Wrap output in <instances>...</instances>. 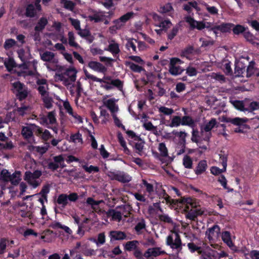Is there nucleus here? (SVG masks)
I'll use <instances>...</instances> for the list:
<instances>
[{
	"label": "nucleus",
	"mask_w": 259,
	"mask_h": 259,
	"mask_svg": "<svg viewBox=\"0 0 259 259\" xmlns=\"http://www.w3.org/2000/svg\"><path fill=\"white\" fill-rule=\"evenodd\" d=\"M16 44V41L14 39H7L5 40L4 45V48L5 50H8L14 47Z\"/></svg>",
	"instance_id": "bf43d9fd"
},
{
	"label": "nucleus",
	"mask_w": 259,
	"mask_h": 259,
	"mask_svg": "<svg viewBox=\"0 0 259 259\" xmlns=\"http://www.w3.org/2000/svg\"><path fill=\"white\" fill-rule=\"evenodd\" d=\"M185 20L190 25V27L191 30L195 28L196 22H197V21L193 17L190 16H186L185 17Z\"/></svg>",
	"instance_id": "680f3d73"
},
{
	"label": "nucleus",
	"mask_w": 259,
	"mask_h": 259,
	"mask_svg": "<svg viewBox=\"0 0 259 259\" xmlns=\"http://www.w3.org/2000/svg\"><path fill=\"white\" fill-rule=\"evenodd\" d=\"M37 125L35 124H30L28 126H23L21 130V135L23 138L29 142V140L34 138L33 132L36 135V127Z\"/></svg>",
	"instance_id": "6e6552de"
},
{
	"label": "nucleus",
	"mask_w": 259,
	"mask_h": 259,
	"mask_svg": "<svg viewBox=\"0 0 259 259\" xmlns=\"http://www.w3.org/2000/svg\"><path fill=\"white\" fill-rule=\"evenodd\" d=\"M220 231V228L218 225H215L212 227L209 228L206 231V235L207 236L209 240L212 239V236H214L215 233L218 235Z\"/></svg>",
	"instance_id": "5701e85b"
},
{
	"label": "nucleus",
	"mask_w": 259,
	"mask_h": 259,
	"mask_svg": "<svg viewBox=\"0 0 259 259\" xmlns=\"http://www.w3.org/2000/svg\"><path fill=\"white\" fill-rule=\"evenodd\" d=\"M70 139L74 143H83L82 135L79 132L74 134H72L70 137Z\"/></svg>",
	"instance_id": "c03bdc74"
},
{
	"label": "nucleus",
	"mask_w": 259,
	"mask_h": 259,
	"mask_svg": "<svg viewBox=\"0 0 259 259\" xmlns=\"http://www.w3.org/2000/svg\"><path fill=\"white\" fill-rule=\"evenodd\" d=\"M183 164L184 166L186 168H192L193 165V160L191 157L188 155H185L183 159Z\"/></svg>",
	"instance_id": "ea45409f"
},
{
	"label": "nucleus",
	"mask_w": 259,
	"mask_h": 259,
	"mask_svg": "<svg viewBox=\"0 0 259 259\" xmlns=\"http://www.w3.org/2000/svg\"><path fill=\"white\" fill-rule=\"evenodd\" d=\"M12 87L15 90L14 93H18L19 92L22 91L27 88L25 85L19 81H15L12 83Z\"/></svg>",
	"instance_id": "c9c22d12"
},
{
	"label": "nucleus",
	"mask_w": 259,
	"mask_h": 259,
	"mask_svg": "<svg viewBox=\"0 0 259 259\" xmlns=\"http://www.w3.org/2000/svg\"><path fill=\"white\" fill-rule=\"evenodd\" d=\"M172 133L174 135L180 138V145H186V137L187 136V133H186L185 132L181 131L178 132L176 131H173Z\"/></svg>",
	"instance_id": "c756f323"
},
{
	"label": "nucleus",
	"mask_w": 259,
	"mask_h": 259,
	"mask_svg": "<svg viewBox=\"0 0 259 259\" xmlns=\"http://www.w3.org/2000/svg\"><path fill=\"white\" fill-rule=\"evenodd\" d=\"M105 106L110 110L111 114H115L118 110V107L115 104V100L114 98L109 99L107 100L105 103Z\"/></svg>",
	"instance_id": "aec40b11"
},
{
	"label": "nucleus",
	"mask_w": 259,
	"mask_h": 259,
	"mask_svg": "<svg viewBox=\"0 0 259 259\" xmlns=\"http://www.w3.org/2000/svg\"><path fill=\"white\" fill-rule=\"evenodd\" d=\"M158 150L160 153V155L162 157H167L168 156V150L164 143L159 144Z\"/></svg>",
	"instance_id": "4d7b16f0"
},
{
	"label": "nucleus",
	"mask_w": 259,
	"mask_h": 259,
	"mask_svg": "<svg viewBox=\"0 0 259 259\" xmlns=\"http://www.w3.org/2000/svg\"><path fill=\"white\" fill-rule=\"evenodd\" d=\"M174 10L171 4L169 3L166 4L160 8V12L162 13H166Z\"/></svg>",
	"instance_id": "e2e57ef3"
},
{
	"label": "nucleus",
	"mask_w": 259,
	"mask_h": 259,
	"mask_svg": "<svg viewBox=\"0 0 259 259\" xmlns=\"http://www.w3.org/2000/svg\"><path fill=\"white\" fill-rule=\"evenodd\" d=\"M85 77L93 81L105 83L106 84H101V87L106 90H110L113 87H116L118 90L122 91L123 86V82L119 79H112L110 76H104L103 78H99L90 74L87 70H84Z\"/></svg>",
	"instance_id": "f257e3e1"
},
{
	"label": "nucleus",
	"mask_w": 259,
	"mask_h": 259,
	"mask_svg": "<svg viewBox=\"0 0 259 259\" xmlns=\"http://www.w3.org/2000/svg\"><path fill=\"white\" fill-rule=\"evenodd\" d=\"M215 125H217V120L213 118L204 125L203 129L205 132H211V130L215 127Z\"/></svg>",
	"instance_id": "4c0bfd02"
},
{
	"label": "nucleus",
	"mask_w": 259,
	"mask_h": 259,
	"mask_svg": "<svg viewBox=\"0 0 259 259\" xmlns=\"http://www.w3.org/2000/svg\"><path fill=\"white\" fill-rule=\"evenodd\" d=\"M68 44L70 47H73L76 49L80 48L79 45L75 41V37L74 33L72 31H69L68 33Z\"/></svg>",
	"instance_id": "72a5a7b5"
},
{
	"label": "nucleus",
	"mask_w": 259,
	"mask_h": 259,
	"mask_svg": "<svg viewBox=\"0 0 259 259\" xmlns=\"http://www.w3.org/2000/svg\"><path fill=\"white\" fill-rule=\"evenodd\" d=\"M53 231L49 229L46 230L44 231V235H41L40 237L41 239L44 240V241L47 242H51L53 240L52 234Z\"/></svg>",
	"instance_id": "58836bf2"
},
{
	"label": "nucleus",
	"mask_w": 259,
	"mask_h": 259,
	"mask_svg": "<svg viewBox=\"0 0 259 259\" xmlns=\"http://www.w3.org/2000/svg\"><path fill=\"white\" fill-rule=\"evenodd\" d=\"M48 24V20L45 17H41L34 27L35 31H42Z\"/></svg>",
	"instance_id": "dca6fc26"
},
{
	"label": "nucleus",
	"mask_w": 259,
	"mask_h": 259,
	"mask_svg": "<svg viewBox=\"0 0 259 259\" xmlns=\"http://www.w3.org/2000/svg\"><path fill=\"white\" fill-rule=\"evenodd\" d=\"M234 24L233 23H223L221 25H215L214 29H218L222 33L230 32L232 29Z\"/></svg>",
	"instance_id": "2eb2a0df"
},
{
	"label": "nucleus",
	"mask_w": 259,
	"mask_h": 259,
	"mask_svg": "<svg viewBox=\"0 0 259 259\" xmlns=\"http://www.w3.org/2000/svg\"><path fill=\"white\" fill-rule=\"evenodd\" d=\"M50 227L54 229H62L68 235H71L72 233V230L67 226L61 224V223L58 222H54L50 225Z\"/></svg>",
	"instance_id": "a211bd4d"
},
{
	"label": "nucleus",
	"mask_w": 259,
	"mask_h": 259,
	"mask_svg": "<svg viewBox=\"0 0 259 259\" xmlns=\"http://www.w3.org/2000/svg\"><path fill=\"white\" fill-rule=\"evenodd\" d=\"M37 10L32 4H28L26 8L25 15L27 17L33 18L35 16Z\"/></svg>",
	"instance_id": "393cba45"
},
{
	"label": "nucleus",
	"mask_w": 259,
	"mask_h": 259,
	"mask_svg": "<svg viewBox=\"0 0 259 259\" xmlns=\"http://www.w3.org/2000/svg\"><path fill=\"white\" fill-rule=\"evenodd\" d=\"M139 242L138 240H134L126 242L123 244L124 249L125 251L130 252L134 251L139 247Z\"/></svg>",
	"instance_id": "f3484780"
},
{
	"label": "nucleus",
	"mask_w": 259,
	"mask_h": 259,
	"mask_svg": "<svg viewBox=\"0 0 259 259\" xmlns=\"http://www.w3.org/2000/svg\"><path fill=\"white\" fill-rule=\"evenodd\" d=\"M133 255L136 259H145L144 254L139 247L133 251Z\"/></svg>",
	"instance_id": "774afa93"
},
{
	"label": "nucleus",
	"mask_w": 259,
	"mask_h": 259,
	"mask_svg": "<svg viewBox=\"0 0 259 259\" xmlns=\"http://www.w3.org/2000/svg\"><path fill=\"white\" fill-rule=\"evenodd\" d=\"M9 248L8 238H1L0 239V255L4 254Z\"/></svg>",
	"instance_id": "c85d7f7f"
},
{
	"label": "nucleus",
	"mask_w": 259,
	"mask_h": 259,
	"mask_svg": "<svg viewBox=\"0 0 259 259\" xmlns=\"http://www.w3.org/2000/svg\"><path fill=\"white\" fill-rule=\"evenodd\" d=\"M125 65L128 66L130 69L136 73H141L142 71L146 72L145 69L142 66L135 64L132 62H126Z\"/></svg>",
	"instance_id": "bb28decb"
},
{
	"label": "nucleus",
	"mask_w": 259,
	"mask_h": 259,
	"mask_svg": "<svg viewBox=\"0 0 259 259\" xmlns=\"http://www.w3.org/2000/svg\"><path fill=\"white\" fill-rule=\"evenodd\" d=\"M172 23L171 21L167 19L160 22L159 23L158 26L159 27H161L163 31H166L168 30V29L170 27Z\"/></svg>",
	"instance_id": "603ef678"
},
{
	"label": "nucleus",
	"mask_w": 259,
	"mask_h": 259,
	"mask_svg": "<svg viewBox=\"0 0 259 259\" xmlns=\"http://www.w3.org/2000/svg\"><path fill=\"white\" fill-rule=\"evenodd\" d=\"M105 50L111 53L114 57L118 55L120 52L119 45L115 42L110 44L108 48L105 49Z\"/></svg>",
	"instance_id": "b1692460"
},
{
	"label": "nucleus",
	"mask_w": 259,
	"mask_h": 259,
	"mask_svg": "<svg viewBox=\"0 0 259 259\" xmlns=\"http://www.w3.org/2000/svg\"><path fill=\"white\" fill-rule=\"evenodd\" d=\"M57 203L65 207L68 203L66 194H60L57 199Z\"/></svg>",
	"instance_id": "e433bc0d"
},
{
	"label": "nucleus",
	"mask_w": 259,
	"mask_h": 259,
	"mask_svg": "<svg viewBox=\"0 0 259 259\" xmlns=\"http://www.w3.org/2000/svg\"><path fill=\"white\" fill-rule=\"evenodd\" d=\"M181 124V118L179 116H174L171 119V121L168 126L173 127H178Z\"/></svg>",
	"instance_id": "864d4df0"
},
{
	"label": "nucleus",
	"mask_w": 259,
	"mask_h": 259,
	"mask_svg": "<svg viewBox=\"0 0 259 259\" xmlns=\"http://www.w3.org/2000/svg\"><path fill=\"white\" fill-rule=\"evenodd\" d=\"M181 26L180 22L172 28L171 30L167 34L168 39L171 40L174 38V37L177 35Z\"/></svg>",
	"instance_id": "2f4dec72"
},
{
	"label": "nucleus",
	"mask_w": 259,
	"mask_h": 259,
	"mask_svg": "<svg viewBox=\"0 0 259 259\" xmlns=\"http://www.w3.org/2000/svg\"><path fill=\"white\" fill-rule=\"evenodd\" d=\"M11 173L6 169H3L1 171V178L3 181L5 182H9L11 176Z\"/></svg>",
	"instance_id": "6e6d98bb"
},
{
	"label": "nucleus",
	"mask_w": 259,
	"mask_h": 259,
	"mask_svg": "<svg viewBox=\"0 0 259 259\" xmlns=\"http://www.w3.org/2000/svg\"><path fill=\"white\" fill-rule=\"evenodd\" d=\"M93 241L96 244L97 246L103 245L105 243L106 237L104 232L100 233L98 235L97 239H93Z\"/></svg>",
	"instance_id": "79ce46f5"
},
{
	"label": "nucleus",
	"mask_w": 259,
	"mask_h": 259,
	"mask_svg": "<svg viewBox=\"0 0 259 259\" xmlns=\"http://www.w3.org/2000/svg\"><path fill=\"white\" fill-rule=\"evenodd\" d=\"M82 167L86 172H88L90 174L93 172H98L99 171V168L97 166L91 165L90 166H88L87 165H83Z\"/></svg>",
	"instance_id": "13d9d810"
},
{
	"label": "nucleus",
	"mask_w": 259,
	"mask_h": 259,
	"mask_svg": "<svg viewBox=\"0 0 259 259\" xmlns=\"http://www.w3.org/2000/svg\"><path fill=\"white\" fill-rule=\"evenodd\" d=\"M181 124L193 127L194 125V121L190 116H184L181 118Z\"/></svg>",
	"instance_id": "473e14b6"
},
{
	"label": "nucleus",
	"mask_w": 259,
	"mask_h": 259,
	"mask_svg": "<svg viewBox=\"0 0 259 259\" xmlns=\"http://www.w3.org/2000/svg\"><path fill=\"white\" fill-rule=\"evenodd\" d=\"M228 156V155L225 153V151H221V153L219 154L220 160L223 167L224 170H226L227 166Z\"/></svg>",
	"instance_id": "f704fd0d"
},
{
	"label": "nucleus",
	"mask_w": 259,
	"mask_h": 259,
	"mask_svg": "<svg viewBox=\"0 0 259 259\" xmlns=\"http://www.w3.org/2000/svg\"><path fill=\"white\" fill-rule=\"evenodd\" d=\"M142 184L146 189V191L151 195L154 192V186L152 184L148 183L145 180H142Z\"/></svg>",
	"instance_id": "3c124183"
},
{
	"label": "nucleus",
	"mask_w": 259,
	"mask_h": 259,
	"mask_svg": "<svg viewBox=\"0 0 259 259\" xmlns=\"http://www.w3.org/2000/svg\"><path fill=\"white\" fill-rule=\"evenodd\" d=\"M36 127V135L38 137H41V139L44 141H48L52 137L50 132L48 130H45L40 127L39 126H35Z\"/></svg>",
	"instance_id": "4468645a"
},
{
	"label": "nucleus",
	"mask_w": 259,
	"mask_h": 259,
	"mask_svg": "<svg viewBox=\"0 0 259 259\" xmlns=\"http://www.w3.org/2000/svg\"><path fill=\"white\" fill-rule=\"evenodd\" d=\"M29 173H31V172L30 171H26L25 172L24 179L30 185L32 186L34 188H36L39 186V183L38 181L35 180V179L33 178V176H31V175H29L30 177H29L28 174Z\"/></svg>",
	"instance_id": "6ab92c4d"
},
{
	"label": "nucleus",
	"mask_w": 259,
	"mask_h": 259,
	"mask_svg": "<svg viewBox=\"0 0 259 259\" xmlns=\"http://www.w3.org/2000/svg\"><path fill=\"white\" fill-rule=\"evenodd\" d=\"M246 66L242 62H238L235 64L234 73L237 77L243 76V74L245 72Z\"/></svg>",
	"instance_id": "4be33fe9"
},
{
	"label": "nucleus",
	"mask_w": 259,
	"mask_h": 259,
	"mask_svg": "<svg viewBox=\"0 0 259 259\" xmlns=\"http://www.w3.org/2000/svg\"><path fill=\"white\" fill-rule=\"evenodd\" d=\"M146 224L145 221L142 219L139 222H138L135 227V230L136 231L137 234H141V230L145 229Z\"/></svg>",
	"instance_id": "09e8293b"
},
{
	"label": "nucleus",
	"mask_w": 259,
	"mask_h": 259,
	"mask_svg": "<svg viewBox=\"0 0 259 259\" xmlns=\"http://www.w3.org/2000/svg\"><path fill=\"white\" fill-rule=\"evenodd\" d=\"M109 237L110 238V242L115 241H122L127 239L126 233L121 231L112 230L109 232Z\"/></svg>",
	"instance_id": "1a4fd4ad"
},
{
	"label": "nucleus",
	"mask_w": 259,
	"mask_h": 259,
	"mask_svg": "<svg viewBox=\"0 0 259 259\" xmlns=\"http://www.w3.org/2000/svg\"><path fill=\"white\" fill-rule=\"evenodd\" d=\"M183 63V62L179 58H171L169 64V72L170 74L174 76L181 74L185 71V69L179 65Z\"/></svg>",
	"instance_id": "20e7f679"
},
{
	"label": "nucleus",
	"mask_w": 259,
	"mask_h": 259,
	"mask_svg": "<svg viewBox=\"0 0 259 259\" xmlns=\"http://www.w3.org/2000/svg\"><path fill=\"white\" fill-rule=\"evenodd\" d=\"M108 176L111 180H116L121 183H128L131 181V177L123 171H108Z\"/></svg>",
	"instance_id": "423d86ee"
},
{
	"label": "nucleus",
	"mask_w": 259,
	"mask_h": 259,
	"mask_svg": "<svg viewBox=\"0 0 259 259\" xmlns=\"http://www.w3.org/2000/svg\"><path fill=\"white\" fill-rule=\"evenodd\" d=\"M175 238L172 235H169L166 237V245L172 249H182V241L179 234L174 231Z\"/></svg>",
	"instance_id": "39448f33"
},
{
	"label": "nucleus",
	"mask_w": 259,
	"mask_h": 259,
	"mask_svg": "<svg viewBox=\"0 0 259 259\" xmlns=\"http://www.w3.org/2000/svg\"><path fill=\"white\" fill-rule=\"evenodd\" d=\"M21 172L19 171H15L11 176L9 182L14 186H17L21 181Z\"/></svg>",
	"instance_id": "cd10ccee"
},
{
	"label": "nucleus",
	"mask_w": 259,
	"mask_h": 259,
	"mask_svg": "<svg viewBox=\"0 0 259 259\" xmlns=\"http://www.w3.org/2000/svg\"><path fill=\"white\" fill-rule=\"evenodd\" d=\"M159 111L166 115H169L174 113V110L165 106H161L159 108Z\"/></svg>",
	"instance_id": "69168bd1"
},
{
	"label": "nucleus",
	"mask_w": 259,
	"mask_h": 259,
	"mask_svg": "<svg viewBox=\"0 0 259 259\" xmlns=\"http://www.w3.org/2000/svg\"><path fill=\"white\" fill-rule=\"evenodd\" d=\"M255 62L253 61L249 62L248 66L246 69V77H250L253 74H254L255 72V68H254Z\"/></svg>",
	"instance_id": "49530a36"
},
{
	"label": "nucleus",
	"mask_w": 259,
	"mask_h": 259,
	"mask_svg": "<svg viewBox=\"0 0 259 259\" xmlns=\"http://www.w3.org/2000/svg\"><path fill=\"white\" fill-rule=\"evenodd\" d=\"M222 239L231 250L236 252L238 251L237 247L234 244L231 240L230 232L225 231L222 232Z\"/></svg>",
	"instance_id": "9d476101"
},
{
	"label": "nucleus",
	"mask_w": 259,
	"mask_h": 259,
	"mask_svg": "<svg viewBox=\"0 0 259 259\" xmlns=\"http://www.w3.org/2000/svg\"><path fill=\"white\" fill-rule=\"evenodd\" d=\"M42 100L44 103L45 107L48 109H51L53 106V99L52 98L47 95L46 96H44L41 98Z\"/></svg>",
	"instance_id": "de8ad7c7"
},
{
	"label": "nucleus",
	"mask_w": 259,
	"mask_h": 259,
	"mask_svg": "<svg viewBox=\"0 0 259 259\" xmlns=\"http://www.w3.org/2000/svg\"><path fill=\"white\" fill-rule=\"evenodd\" d=\"M234 107L241 111H247V108L244 107V104L242 101L234 100L231 102Z\"/></svg>",
	"instance_id": "a19ab883"
},
{
	"label": "nucleus",
	"mask_w": 259,
	"mask_h": 259,
	"mask_svg": "<svg viewBox=\"0 0 259 259\" xmlns=\"http://www.w3.org/2000/svg\"><path fill=\"white\" fill-rule=\"evenodd\" d=\"M76 73L77 71L76 69L72 67L67 68L64 73V74L67 76L71 81L74 82L76 80Z\"/></svg>",
	"instance_id": "a878e982"
},
{
	"label": "nucleus",
	"mask_w": 259,
	"mask_h": 259,
	"mask_svg": "<svg viewBox=\"0 0 259 259\" xmlns=\"http://www.w3.org/2000/svg\"><path fill=\"white\" fill-rule=\"evenodd\" d=\"M133 15H134V13L132 12L126 13L125 14L121 16L119 18V19L114 21V22L116 24L117 23H118L119 21H120L123 23H125L128 20H130L132 17V16Z\"/></svg>",
	"instance_id": "a18cd8bd"
},
{
	"label": "nucleus",
	"mask_w": 259,
	"mask_h": 259,
	"mask_svg": "<svg viewBox=\"0 0 259 259\" xmlns=\"http://www.w3.org/2000/svg\"><path fill=\"white\" fill-rule=\"evenodd\" d=\"M221 121L223 122L231 123L234 125L239 126V127L235 128L234 132L237 133H243V130L241 129L240 127L246 126L245 123L248 121V119L246 117L240 118L237 117L235 118H230L223 116L221 118Z\"/></svg>",
	"instance_id": "7ed1b4c3"
},
{
	"label": "nucleus",
	"mask_w": 259,
	"mask_h": 259,
	"mask_svg": "<svg viewBox=\"0 0 259 259\" xmlns=\"http://www.w3.org/2000/svg\"><path fill=\"white\" fill-rule=\"evenodd\" d=\"M248 28H245L243 25L237 24L236 25H234V26L232 28V31L234 34L239 35L241 33H243Z\"/></svg>",
	"instance_id": "37998d69"
},
{
	"label": "nucleus",
	"mask_w": 259,
	"mask_h": 259,
	"mask_svg": "<svg viewBox=\"0 0 259 259\" xmlns=\"http://www.w3.org/2000/svg\"><path fill=\"white\" fill-rule=\"evenodd\" d=\"M140 142L135 144L134 147L137 150V153L140 156L142 155L145 142L141 139Z\"/></svg>",
	"instance_id": "8fccbe9b"
},
{
	"label": "nucleus",
	"mask_w": 259,
	"mask_h": 259,
	"mask_svg": "<svg viewBox=\"0 0 259 259\" xmlns=\"http://www.w3.org/2000/svg\"><path fill=\"white\" fill-rule=\"evenodd\" d=\"M258 109H259V102L252 101L249 104L247 111L252 112Z\"/></svg>",
	"instance_id": "338daca9"
},
{
	"label": "nucleus",
	"mask_w": 259,
	"mask_h": 259,
	"mask_svg": "<svg viewBox=\"0 0 259 259\" xmlns=\"http://www.w3.org/2000/svg\"><path fill=\"white\" fill-rule=\"evenodd\" d=\"M243 35L245 39L250 42L252 43L255 39L254 36L249 31H246V30Z\"/></svg>",
	"instance_id": "0e129e2a"
},
{
	"label": "nucleus",
	"mask_w": 259,
	"mask_h": 259,
	"mask_svg": "<svg viewBox=\"0 0 259 259\" xmlns=\"http://www.w3.org/2000/svg\"><path fill=\"white\" fill-rule=\"evenodd\" d=\"M207 167V162L205 160L200 161L195 169V173L197 175H200L203 173Z\"/></svg>",
	"instance_id": "412c9836"
},
{
	"label": "nucleus",
	"mask_w": 259,
	"mask_h": 259,
	"mask_svg": "<svg viewBox=\"0 0 259 259\" xmlns=\"http://www.w3.org/2000/svg\"><path fill=\"white\" fill-rule=\"evenodd\" d=\"M164 253L160 247H153L148 248L144 253L145 258L149 259L150 257H156Z\"/></svg>",
	"instance_id": "f8f14e48"
},
{
	"label": "nucleus",
	"mask_w": 259,
	"mask_h": 259,
	"mask_svg": "<svg viewBox=\"0 0 259 259\" xmlns=\"http://www.w3.org/2000/svg\"><path fill=\"white\" fill-rule=\"evenodd\" d=\"M88 66L94 71L105 73L107 71V68L102 64L97 61H91L88 63Z\"/></svg>",
	"instance_id": "9b49d317"
},
{
	"label": "nucleus",
	"mask_w": 259,
	"mask_h": 259,
	"mask_svg": "<svg viewBox=\"0 0 259 259\" xmlns=\"http://www.w3.org/2000/svg\"><path fill=\"white\" fill-rule=\"evenodd\" d=\"M180 203L186 205V208L189 209L191 207L192 208H196L194 209L196 217L198 216L201 215L203 214L204 211L201 209L197 208L198 206H200L199 200L190 197H181Z\"/></svg>",
	"instance_id": "f03ea898"
},
{
	"label": "nucleus",
	"mask_w": 259,
	"mask_h": 259,
	"mask_svg": "<svg viewBox=\"0 0 259 259\" xmlns=\"http://www.w3.org/2000/svg\"><path fill=\"white\" fill-rule=\"evenodd\" d=\"M188 210L189 209H187L186 207L185 209V211H186V218L191 221H195L197 217L194 209H191L190 210Z\"/></svg>",
	"instance_id": "5fc2aeb1"
},
{
	"label": "nucleus",
	"mask_w": 259,
	"mask_h": 259,
	"mask_svg": "<svg viewBox=\"0 0 259 259\" xmlns=\"http://www.w3.org/2000/svg\"><path fill=\"white\" fill-rule=\"evenodd\" d=\"M55 54L50 51H46L40 54L41 59L45 62H51L54 59Z\"/></svg>",
	"instance_id": "7c9ffc66"
},
{
	"label": "nucleus",
	"mask_w": 259,
	"mask_h": 259,
	"mask_svg": "<svg viewBox=\"0 0 259 259\" xmlns=\"http://www.w3.org/2000/svg\"><path fill=\"white\" fill-rule=\"evenodd\" d=\"M2 61L4 62V65L9 72H11L14 68L17 67V64L13 57L2 58Z\"/></svg>",
	"instance_id": "ddd939ff"
},
{
	"label": "nucleus",
	"mask_w": 259,
	"mask_h": 259,
	"mask_svg": "<svg viewBox=\"0 0 259 259\" xmlns=\"http://www.w3.org/2000/svg\"><path fill=\"white\" fill-rule=\"evenodd\" d=\"M54 162L51 161L48 162V168L52 171L56 170L59 167L63 168L66 166L64 163V158L63 156L61 154L53 157Z\"/></svg>",
	"instance_id": "0eeeda50"
},
{
	"label": "nucleus",
	"mask_w": 259,
	"mask_h": 259,
	"mask_svg": "<svg viewBox=\"0 0 259 259\" xmlns=\"http://www.w3.org/2000/svg\"><path fill=\"white\" fill-rule=\"evenodd\" d=\"M27 88L22 91L19 92L18 93H15L17 98L20 101H22L25 99L28 96Z\"/></svg>",
	"instance_id": "052dcab7"
}]
</instances>
